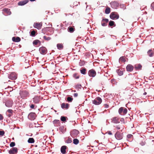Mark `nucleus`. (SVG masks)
Returning <instances> with one entry per match:
<instances>
[{"mask_svg":"<svg viewBox=\"0 0 154 154\" xmlns=\"http://www.w3.org/2000/svg\"><path fill=\"white\" fill-rule=\"evenodd\" d=\"M8 78L11 80H14L17 78V75L15 72H12L8 75Z\"/></svg>","mask_w":154,"mask_h":154,"instance_id":"f257e3e1","label":"nucleus"},{"mask_svg":"<svg viewBox=\"0 0 154 154\" xmlns=\"http://www.w3.org/2000/svg\"><path fill=\"white\" fill-rule=\"evenodd\" d=\"M102 102V100L101 98L99 97H97L93 101V103L96 105H99Z\"/></svg>","mask_w":154,"mask_h":154,"instance_id":"f03ea898","label":"nucleus"},{"mask_svg":"<svg viewBox=\"0 0 154 154\" xmlns=\"http://www.w3.org/2000/svg\"><path fill=\"white\" fill-rule=\"evenodd\" d=\"M79 131L76 129H74L71 131L70 132V135L72 137L75 138L76 137L77 135L79 134Z\"/></svg>","mask_w":154,"mask_h":154,"instance_id":"7ed1b4c3","label":"nucleus"},{"mask_svg":"<svg viewBox=\"0 0 154 154\" xmlns=\"http://www.w3.org/2000/svg\"><path fill=\"white\" fill-rule=\"evenodd\" d=\"M20 94L22 98L24 99L28 96V93L25 91H20Z\"/></svg>","mask_w":154,"mask_h":154,"instance_id":"20e7f679","label":"nucleus"},{"mask_svg":"<svg viewBox=\"0 0 154 154\" xmlns=\"http://www.w3.org/2000/svg\"><path fill=\"white\" fill-rule=\"evenodd\" d=\"M110 17L111 19L114 20L118 19L119 16L118 14L116 12H113L111 14Z\"/></svg>","mask_w":154,"mask_h":154,"instance_id":"39448f33","label":"nucleus"},{"mask_svg":"<svg viewBox=\"0 0 154 154\" xmlns=\"http://www.w3.org/2000/svg\"><path fill=\"white\" fill-rule=\"evenodd\" d=\"M115 137L116 139L121 140L123 138V133H121L117 131L115 134Z\"/></svg>","mask_w":154,"mask_h":154,"instance_id":"423d86ee","label":"nucleus"},{"mask_svg":"<svg viewBox=\"0 0 154 154\" xmlns=\"http://www.w3.org/2000/svg\"><path fill=\"white\" fill-rule=\"evenodd\" d=\"M88 74L90 77H94L96 75V73L94 70L91 69L89 71Z\"/></svg>","mask_w":154,"mask_h":154,"instance_id":"0eeeda50","label":"nucleus"},{"mask_svg":"<svg viewBox=\"0 0 154 154\" xmlns=\"http://www.w3.org/2000/svg\"><path fill=\"white\" fill-rule=\"evenodd\" d=\"M36 117V115L35 113L31 112L28 115V118L31 120H34Z\"/></svg>","mask_w":154,"mask_h":154,"instance_id":"6e6552de","label":"nucleus"},{"mask_svg":"<svg viewBox=\"0 0 154 154\" xmlns=\"http://www.w3.org/2000/svg\"><path fill=\"white\" fill-rule=\"evenodd\" d=\"M18 152L17 148L16 147H14L11 149L9 151L10 154H16Z\"/></svg>","mask_w":154,"mask_h":154,"instance_id":"1a4fd4ad","label":"nucleus"},{"mask_svg":"<svg viewBox=\"0 0 154 154\" xmlns=\"http://www.w3.org/2000/svg\"><path fill=\"white\" fill-rule=\"evenodd\" d=\"M13 103V101L11 100H8L6 102L5 104L6 106L10 107L12 106Z\"/></svg>","mask_w":154,"mask_h":154,"instance_id":"9d476101","label":"nucleus"},{"mask_svg":"<svg viewBox=\"0 0 154 154\" xmlns=\"http://www.w3.org/2000/svg\"><path fill=\"white\" fill-rule=\"evenodd\" d=\"M42 25V22L40 23H34L33 26L35 28L38 29H40L41 28Z\"/></svg>","mask_w":154,"mask_h":154,"instance_id":"9b49d317","label":"nucleus"},{"mask_svg":"<svg viewBox=\"0 0 154 154\" xmlns=\"http://www.w3.org/2000/svg\"><path fill=\"white\" fill-rule=\"evenodd\" d=\"M134 68V67L131 64H129L126 67V69L128 72H132Z\"/></svg>","mask_w":154,"mask_h":154,"instance_id":"f8f14e48","label":"nucleus"},{"mask_svg":"<svg viewBox=\"0 0 154 154\" xmlns=\"http://www.w3.org/2000/svg\"><path fill=\"white\" fill-rule=\"evenodd\" d=\"M39 51L41 54H45L47 53V50L45 47H42L40 48Z\"/></svg>","mask_w":154,"mask_h":154,"instance_id":"ddd939ff","label":"nucleus"},{"mask_svg":"<svg viewBox=\"0 0 154 154\" xmlns=\"http://www.w3.org/2000/svg\"><path fill=\"white\" fill-rule=\"evenodd\" d=\"M119 119L117 117H114L111 119L112 122L114 123H119L120 122Z\"/></svg>","mask_w":154,"mask_h":154,"instance_id":"4468645a","label":"nucleus"},{"mask_svg":"<svg viewBox=\"0 0 154 154\" xmlns=\"http://www.w3.org/2000/svg\"><path fill=\"white\" fill-rule=\"evenodd\" d=\"M109 20L107 19H103L101 21V25L103 26H106L107 25Z\"/></svg>","mask_w":154,"mask_h":154,"instance_id":"2eb2a0df","label":"nucleus"},{"mask_svg":"<svg viewBox=\"0 0 154 154\" xmlns=\"http://www.w3.org/2000/svg\"><path fill=\"white\" fill-rule=\"evenodd\" d=\"M110 4L111 5V7L114 8H116L118 6L119 4L116 2L114 1L111 2Z\"/></svg>","mask_w":154,"mask_h":154,"instance_id":"dca6fc26","label":"nucleus"},{"mask_svg":"<svg viewBox=\"0 0 154 154\" xmlns=\"http://www.w3.org/2000/svg\"><path fill=\"white\" fill-rule=\"evenodd\" d=\"M29 1L28 0H24L20 1L18 2V5H23L27 3Z\"/></svg>","mask_w":154,"mask_h":154,"instance_id":"f3484780","label":"nucleus"},{"mask_svg":"<svg viewBox=\"0 0 154 154\" xmlns=\"http://www.w3.org/2000/svg\"><path fill=\"white\" fill-rule=\"evenodd\" d=\"M67 148V147L66 146H62L60 149L61 153L63 154H65L66 153V149Z\"/></svg>","mask_w":154,"mask_h":154,"instance_id":"a211bd4d","label":"nucleus"},{"mask_svg":"<svg viewBox=\"0 0 154 154\" xmlns=\"http://www.w3.org/2000/svg\"><path fill=\"white\" fill-rule=\"evenodd\" d=\"M147 54L150 57H152L154 55V51L152 49L149 50L147 51Z\"/></svg>","mask_w":154,"mask_h":154,"instance_id":"6ab92c4d","label":"nucleus"},{"mask_svg":"<svg viewBox=\"0 0 154 154\" xmlns=\"http://www.w3.org/2000/svg\"><path fill=\"white\" fill-rule=\"evenodd\" d=\"M69 107V104L68 103L65 104L64 103H63L61 104V107L62 109L65 108L66 109H68Z\"/></svg>","mask_w":154,"mask_h":154,"instance_id":"aec40b11","label":"nucleus"},{"mask_svg":"<svg viewBox=\"0 0 154 154\" xmlns=\"http://www.w3.org/2000/svg\"><path fill=\"white\" fill-rule=\"evenodd\" d=\"M12 40L13 42H19L21 40L20 38L18 37H14L12 38Z\"/></svg>","mask_w":154,"mask_h":154,"instance_id":"412c9836","label":"nucleus"},{"mask_svg":"<svg viewBox=\"0 0 154 154\" xmlns=\"http://www.w3.org/2000/svg\"><path fill=\"white\" fill-rule=\"evenodd\" d=\"M33 44L35 45H36L38 44H39L40 45L41 44V42L38 40H35L33 41Z\"/></svg>","mask_w":154,"mask_h":154,"instance_id":"4be33fe9","label":"nucleus"},{"mask_svg":"<svg viewBox=\"0 0 154 154\" xmlns=\"http://www.w3.org/2000/svg\"><path fill=\"white\" fill-rule=\"evenodd\" d=\"M119 61L120 63H124L126 61L125 58L124 57H120L119 59Z\"/></svg>","mask_w":154,"mask_h":154,"instance_id":"5701e85b","label":"nucleus"},{"mask_svg":"<svg viewBox=\"0 0 154 154\" xmlns=\"http://www.w3.org/2000/svg\"><path fill=\"white\" fill-rule=\"evenodd\" d=\"M142 66L140 64H138L137 65H135V69L136 70H140L141 69Z\"/></svg>","mask_w":154,"mask_h":154,"instance_id":"b1692460","label":"nucleus"},{"mask_svg":"<svg viewBox=\"0 0 154 154\" xmlns=\"http://www.w3.org/2000/svg\"><path fill=\"white\" fill-rule=\"evenodd\" d=\"M57 48L59 50H61L63 48V46L62 44H58L57 45Z\"/></svg>","mask_w":154,"mask_h":154,"instance_id":"393cba45","label":"nucleus"},{"mask_svg":"<svg viewBox=\"0 0 154 154\" xmlns=\"http://www.w3.org/2000/svg\"><path fill=\"white\" fill-rule=\"evenodd\" d=\"M72 141V139L69 137H68L65 140V142L67 143H71Z\"/></svg>","mask_w":154,"mask_h":154,"instance_id":"a878e982","label":"nucleus"},{"mask_svg":"<svg viewBox=\"0 0 154 154\" xmlns=\"http://www.w3.org/2000/svg\"><path fill=\"white\" fill-rule=\"evenodd\" d=\"M68 31L72 33L75 30V28L72 27H69L68 29Z\"/></svg>","mask_w":154,"mask_h":154,"instance_id":"bb28decb","label":"nucleus"},{"mask_svg":"<svg viewBox=\"0 0 154 154\" xmlns=\"http://www.w3.org/2000/svg\"><path fill=\"white\" fill-rule=\"evenodd\" d=\"M28 142L29 143H33L35 142L34 139L32 138H30L29 139Z\"/></svg>","mask_w":154,"mask_h":154,"instance_id":"cd10ccee","label":"nucleus"},{"mask_svg":"<svg viewBox=\"0 0 154 154\" xmlns=\"http://www.w3.org/2000/svg\"><path fill=\"white\" fill-rule=\"evenodd\" d=\"M110 12V8L109 7H107L106 8L105 10V13L106 14H108Z\"/></svg>","mask_w":154,"mask_h":154,"instance_id":"c85d7f7f","label":"nucleus"},{"mask_svg":"<svg viewBox=\"0 0 154 154\" xmlns=\"http://www.w3.org/2000/svg\"><path fill=\"white\" fill-rule=\"evenodd\" d=\"M117 72L119 75L120 76L122 75L123 74V71L121 70H118L117 71Z\"/></svg>","mask_w":154,"mask_h":154,"instance_id":"c756f323","label":"nucleus"},{"mask_svg":"<svg viewBox=\"0 0 154 154\" xmlns=\"http://www.w3.org/2000/svg\"><path fill=\"white\" fill-rule=\"evenodd\" d=\"M73 143L74 144L77 145L79 143V140L77 139H74L73 140Z\"/></svg>","mask_w":154,"mask_h":154,"instance_id":"7c9ffc66","label":"nucleus"},{"mask_svg":"<svg viewBox=\"0 0 154 154\" xmlns=\"http://www.w3.org/2000/svg\"><path fill=\"white\" fill-rule=\"evenodd\" d=\"M124 110V107H120L119 110V112L120 114L122 115V113L123 112Z\"/></svg>","mask_w":154,"mask_h":154,"instance_id":"2f4dec72","label":"nucleus"},{"mask_svg":"<svg viewBox=\"0 0 154 154\" xmlns=\"http://www.w3.org/2000/svg\"><path fill=\"white\" fill-rule=\"evenodd\" d=\"M86 69L85 68H83L80 70L81 73L83 74H85L86 73Z\"/></svg>","mask_w":154,"mask_h":154,"instance_id":"473e14b6","label":"nucleus"},{"mask_svg":"<svg viewBox=\"0 0 154 154\" xmlns=\"http://www.w3.org/2000/svg\"><path fill=\"white\" fill-rule=\"evenodd\" d=\"M43 38L45 40L49 41L51 39V38L50 37H47L45 35L43 36Z\"/></svg>","mask_w":154,"mask_h":154,"instance_id":"72a5a7b5","label":"nucleus"},{"mask_svg":"<svg viewBox=\"0 0 154 154\" xmlns=\"http://www.w3.org/2000/svg\"><path fill=\"white\" fill-rule=\"evenodd\" d=\"M39 101V99L38 97H35L33 99L34 102L35 103H38Z\"/></svg>","mask_w":154,"mask_h":154,"instance_id":"f704fd0d","label":"nucleus"},{"mask_svg":"<svg viewBox=\"0 0 154 154\" xmlns=\"http://www.w3.org/2000/svg\"><path fill=\"white\" fill-rule=\"evenodd\" d=\"M73 76L75 79H77L79 78V76L77 73H75L73 74Z\"/></svg>","mask_w":154,"mask_h":154,"instance_id":"c9c22d12","label":"nucleus"},{"mask_svg":"<svg viewBox=\"0 0 154 154\" xmlns=\"http://www.w3.org/2000/svg\"><path fill=\"white\" fill-rule=\"evenodd\" d=\"M114 24V22L113 21L111 20L109 23V26H112Z\"/></svg>","mask_w":154,"mask_h":154,"instance_id":"e433bc0d","label":"nucleus"},{"mask_svg":"<svg viewBox=\"0 0 154 154\" xmlns=\"http://www.w3.org/2000/svg\"><path fill=\"white\" fill-rule=\"evenodd\" d=\"M4 10L6 12H7L8 14V15H10L11 14V12L10 11V10H9L8 9H4Z\"/></svg>","mask_w":154,"mask_h":154,"instance_id":"4c0bfd02","label":"nucleus"},{"mask_svg":"<svg viewBox=\"0 0 154 154\" xmlns=\"http://www.w3.org/2000/svg\"><path fill=\"white\" fill-rule=\"evenodd\" d=\"M7 112L10 114H13V111L11 109H9L7 110L6 112V113H7Z\"/></svg>","mask_w":154,"mask_h":154,"instance_id":"58836bf2","label":"nucleus"},{"mask_svg":"<svg viewBox=\"0 0 154 154\" xmlns=\"http://www.w3.org/2000/svg\"><path fill=\"white\" fill-rule=\"evenodd\" d=\"M61 120L63 122L66 121V117L64 116H62L60 118Z\"/></svg>","mask_w":154,"mask_h":154,"instance_id":"ea45409f","label":"nucleus"},{"mask_svg":"<svg viewBox=\"0 0 154 154\" xmlns=\"http://www.w3.org/2000/svg\"><path fill=\"white\" fill-rule=\"evenodd\" d=\"M75 87L77 89H81L82 88V85H81L78 84L76 85Z\"/></svg>","mask_w":154,"mask_h":154,"instance_id":"a19ab883","label":"nucleus"},{"mask_svg":"<svg viewBox=\"0 0 154 154\" xmlns=\"http://www.w3.org/2000/svg\"><path fill=\"white\" fill-rule=\"evenodd\" d=\"M35 31L33 30L31 32L30 35L32 36H35Z\"/></svg>","mask_w":154,"mask_h":154,"instance_id":"79ce46f5","label":"nucleus"},{"mask_svg":"<svg viewBox=\"0 0 154 154\" xmlns=\"http://www.w3.org/2000/svg\"><path fill=\"white\" fill-rule=\"evenodd\" d=\"M73 100V98L70 97H68L67 98V100L68 102H72Z\"/></svg>","mask_w":154,"mask_h":154,"instance_id":"37998d69","label":"nucleus"},{"mask_svg":"<svg viewBox=\"0 0 154 154\" xmlns=\"http://www.w3.org/2000/svg\"><path fill=\"white\" fill-rule=\"evenodd\" d=\"M127 109L126 108H124V110H123V115H125V114H126L127 112Z\"/></svg>","mask_w":154,"mask_h":154,"instance_id":"c03bdc74","label":"nucleus"},{"mask_svg":"<svg viewBox=\"0 0 154 154\" xmlns=\"http://www.w3.org/2000/svg\"><path fill=\"white\" fill-rule=\"evenodd\" d=\"M15 143L14 142H12L10 144V146L11 147H13L15 146Z\"/></svg>","mask_w":154,"mask_h":154,"instance_id":"a18cd8bd","label":"nucleus"},{"mask_svg":"<svg viewBox=\"0 0 154 154\" xmlns=\"http://www.w3.org/2000/svg\"><path fill=\"white\" fill-rule=\"evenodd\" d=\"M5 134V132L4 131H0V136H3Z\"/></svg>","mask_w":154,"mask_h":154,"instance_id":"49530a36","label":"nucleus"},{"mask_svg":"<svg viewBox=\"0 0 154 154\" xmlns=\"http://www.w3.org/2000/svg\"><path fill=\"white\" fill-rule=\"evenodd\" d=\"M53 123L54 124H56L57 123H58L59 122V120H54L53 122Z\"/></svg>","mask_w":154,"mask_h":154,"instance_id":"de8ad7c7","label":"nucleus"},{"mask_svg":"<svg viewBox=\"0 0 154 154\" xmlns=\"http://www.w3.org/2000/svg\"><path fill=\"white\" fill-rule=\"evenodd\" d=\"M127 137L129 138H131L133 137V135L131 134H128L127 136Z\"/></svg>","mask_w":154,"mask_h":154,"instance_id":"09e8293b","label":"nucleus"},{"mask_svg":"<svg viewBox=\"0 0 154 154\" xmlns=\"http://www.w3.org/2000/svg\"><path fill=\"white\" fill-rule=\"evenodd\" d=\"M151 6L153 10L154 11V2L151 4Z\"/></svg>","mask_w":154,"mask_h":154,"instance_id":"8fccbe9b","label":"nucleus"},{"mask_svg":"<svg viewBox=\"0 0 154 154\" xmlns=\"http://www.w3.org/2000/svg\"><path fill=\"white\" fill-rule=\"evenodd\" d=\"M104 107L106 108H108L109 107V105L107 104H104Z\"/></svg>","mask_w":154,"mask_h":154,"instance_id":"3c124183","label":"nucleus"},{"mask_svg":"<svg viewBox=\"0 0 154 154\" xmlns=\"http://www.w3.org/2000/svg\"><path fill=\"white\" fill-rule=\"evenodd\" d=\"M3 119V116L1 114H0V120H2Z\"/></svg>","mask_w":154,"mask_h":154,"instance_id":"603ef678","label":"nucleus"},{"mask_svg":"<svg viewBox=\"0 0 154 154\" xmlns=\"http://www.w3.org/2000/svg\"><path fill=\"white\" fill-rule=\"evenodd\" d=\"M140 144L141 145V146H144L145 145V143L144 142H141L140 143Z\"/></svg>","mask_w":154,"mask_h":154,"instance_id":"864d4df0","label":"nucleus"},{"mask_svg":"<svg viewBox=\"0 0 154 154\" xmlns=\"http://www.w3.org/2000/svg\"><path fill=\"white\" fill-rule=\"evenodd\" d=\"M7 116L9 117H10L11 116H12V115H13V114H10V113H9V114H7Z\"/></svg>","mask_w":154,"mask_h":154,"instance_id":"5fc2aeb1","label":"nucleus"},{"mask_svg":"<svg viewBox=\"0 0 154 154\" xmlns=\"http://www.w3.org/2000/svg\"><path fill=\"white\" fill-rule=\"evenodd\" d=\"M78 95V94L77 93H74L73 94V96L74 97H77Z\"/></svg>","mask_w":154,"mask_h":154,"instance_id":"6e6d98bb","label":"nucleus"},{"mask_svg":"<svg viewBox=\"0 0 154 154\" xmlns=\"http://www.w3.org/2000/svg\"><path fill=\"white\" fill-rule=\"evenodd\" d=\"M30 107L32 109H34V105L33 104H32L30 106Z\"/></svg>","mask_w":154,"mask_h":154,"instance_id":"4d7b16f0","label":"nucleus"},{"mask_svg":"<svg viewBox=\"0 0 154 154\" xmlns=\"http://www.w3.org/2000/svg\"><path fill=\"white\" fill-rule=\"evenodd\" d=\"M116 128L118 129H119L120 128V126L119 125H117L116 126Z\"/></svg>","mask_w":154,"mask_h":154,"instance_id":"13d9d810","label":"nucleus"},{"mask_svg":"<svg viewBox=\"0 0 154 154\" xmlns=\"http://www.w3.org/2000/svg\"><path fill=\"white\" fill-rule=\"evenodd\" d=\"M108 134L110 135H112V134L110 131H108Z\"/></svg>","mask_w":154,"mask_h":154,"instance_id":"bf43d9fd","label":"nucleus"},{"mask_svg":"<svg viewBox=\"0 0 154 154\" xmlns=\"http://www.w3.org/2000/svg\"><path fill=\"white\" fill-rule=\"evenodd\" d=\"M81 63L82 64V65H83L85 63H84V61H82L81 62H80V64H81Z\"/></svg>","mask_w":154,"mask_h":154,"instance_id":"052dcab7","label":"nucleus"},{"mask_svg":"<svg viewBox=\"0 0 154 154\" xmlns=\"http://www.w3.org/2000/svg\"><path fill=\"white\" fill-rule=\"evenodd\" d=\"M146 94H147V93H146V92H144V93H143V94L144 95H146Z\"/></svg>","mask_w":154,"mask_h":154,"instance_id":"680f3d73","label":"nucleus"}]
</instances>
